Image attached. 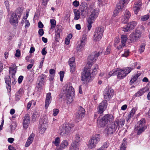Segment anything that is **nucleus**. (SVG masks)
Here are the masks:
<instances>
[{
    "label": "nucleus",
    "mask_w": 150,
    "mask_h": 150,
    "mask_svg": "<svg viewBox=\"0 0 150 150\" xmlns=\"http://www.w3.org/2000/svg\"><path fill=\"white\" fill-rule=\"evenodd\" d=\"M91 68L89 67L87 69L84 68L83 71L81 73V80L84 83L87 82H89L91 79Z\"/></svg>",
    "instance_id": "nucleus-5"
},
{
    "label": "nucleus",
    "mask_w": 150,
    "mask_h": 150,
    "mask_svg": "<svg viewBox=\"0 0 150 150\" xmlns=\"http://www.w3.org/2000/svg\"><path fill=\"white\" fill-rule=\"evenodd\" d=\"M69 144L68 141L67 140H64L61 143L59 148H56V150H62L67 147Z\"/></svg>",
    "instance_id": "nucleus-23"
},
{
    "label": "nucleus",
    "mask_w": 150,
    "mask_h": 150,
    "mask_svg": "<svg viewBox=\"0 0 150 150\" xmlns=\"http://www.w3.org/2000/svg\"><path fill=\"white\" fill-rule=\"evenodd\" d=\"M141 74L139 71H137V74L132 76L131 80L130 81V85L132 84L140 76Z\"/></svg>",
    "instance_id": "nucleus-26"
},
{
    "label": "nucleus",
    "mask_w": 150,
    "mask_h": 150,
    "mask_svg": "<svg viewBox=\"0 0 150 150\" xmlns=\"http://www.w3.org/2000/svg\"><path fill=\"white\" fill-rule=\"evenodd\" d=\"M85 45V44H84V43L83 42H80V43L78 44L76 50L77 51L79 52L81 51Z\"/></svg>",
    "instance_id": "nucleus-36"
},
{
    "label": "nucleus",
    "mask_w": 150,
    "mask_h": 150,
    "mask_svg": "<svg viewBox=\"0 0 150 150\" xmlns=\"http://www.w3.org/2000/svg\"><path fill=\"white\" fill-rule=\"evenodd\" d=\"M47 123L46 120L42 118L40 120L39 128L41 133H43L46 129Z\"/></svg>",
    "instance_id": "nucleus-13"
},
{
    "label": "nucleus",
    "mask_w": 150,
    "mask_h": 150,
    "mask_svg": "<svg viewBox=\"0 0 150 150\" xmlns=\"http://www.w3.org/2000/svg\"><path fill=\"white\" fill-rule=\"evenodd\" d=\"M145 121L144 119L143 118L142 119L137 122V127L136 128H144V126L145 123Z\"/></svg>",
    "instance_id": "nucleus-33"
},
{
    "label": "nucleus",
    "mask_w": 150,
    "mask_h": 150,
    "mask_svg": "<svg viewBox=\"0 0 150 150\" xmlns=\"http://www.w3.org/2000/svg\"><path fill=\"white\" fill-rule=\"evenodd\" d=\"M75 145L74 144H71V146L70 148V150H79L78 145H77V146H75Z\"/></svg>",
    "instance_id": "nucleus-42"
},
{
    "label": "nucleus",
    "mask_w": 150,
    "mask_h": 150,
    "mask_svg": "<svg viewBox=\"0 0 150 150\" xmlns=\"http://www.w3.org/2000/svg\"><path fill=\"white\" fill-rule=\"evenodd\" d=\"M65 87V88L63 91V94L67 100L69 102L72 101V97L74 95V89L70 83L66 84Z\"/></svg>",
    "instance_id": "nucleus-3"
},
{
    "label": "nucleus",
    "mask_w": 150,
    "mask_h": 150,
    "mask_svg": "<svg viewBox=\"0 0 150 150\" xmlns=\"http://www.w3.org/2000/svg\"><path fill=\"white\" fill-rule=\"evenodd\" d=\"M128 0H121L116 5L118 9H122L124 8Z\"/></svg>",
    "instance_id": "nucleus-21"
},
{
    "label": "nucleus",
    "mask_w": 150,
    "mask_h": 150,
    "mask_svg": "<svg viewBox=\"0 0 150 150\" xmlns=\"http://www.w3.org/2000/svg\"><path fill=\"white\" fill-rule=\"evenodd\" d=\"M59 112L58 109H56L54 110L53 111V115L54 116H55L57 115Z\"/></svg>",
    "instance_id": "nucleus-60"
},
{
    "label": "nucleus",
    "mask_w": 150,
    "mask_h": 150,
    "mask_svg": "<svg viewBox=\"0 0 150 150\" xmlns=\"http://www.w3.org/2000/svg\"><path fill=\"white\" fill-rule=\"evenodd\" d=\"M25 20V28H28L30 26V23L28 20Z\"/></svg>",
    "instance_id": "nucleus-61"
},
{
    "label": "nucleus",
    "mask_w": 150,
    "mask_h": 150,
    "mask_svg": "<svg viewBox=\"0 0 150 150\" xmlns=\"http://www.w3.org/2000/svg\"><path fill=\"white\" fill-rule=\"evenodd\" d=\"M145 121L144 119L143 118L142 119L137 122V127L136 128H144V126L145 123Z\"/></svg>",
    "instance_id": "nucleus-31"
},
{
    "label": "nucleus",
    "mask_w": 150,
    "mask_h": 150,
    "mask_svg": "<svg viewBox=\"0 0 150 150\" xmlns=\"http://www.w3.org/2000/svg\"><path fill=\"white\" fill-rule=\"evenodd\" d=\"M98 69V65H96L95 67L93 69V71H92V73L93 74V75H95L97 73V69Z\"/></svg>",
    "instance_id": "nucleus-49"
},
{
    "label": "nucleus",
    "mask_w": 150,
    "mask_h": 150,
    "mask_svg": "<svg viewBox=\"0 0 150 150\" xmlns=\"http://www.w3.org/2000/svg\"><path fill=\"white\" fill-rule=\"evenodd\" d=\"M87 36L86 35H82V40H81L80 42H82L84 43V44H85V42L87 40Z\"/></svg>",
    "instance_id": "nucleus-48"
},
{
    "label": "nucleus",
    "mask_w": 150,
    "mask_h": 150,
    "mask_svg": "<svg viewBox=\"0 0 150 150\" xmlns=\"http://www.w3.org/2000/svg\"><path fill=\"white\" fill-rule=\"evenodd\" d=\"M75 15L74 19L77 20L79 19L80 17L81 13L80 10H74Z\"/></svg>",
    "instance_id": "nucleus-34"
},
{
    "label": "nucleus",
    "mask_w": 150,
    "mask_h": 150,
    "mask_svg": "<svg viewBox=\"0 0 150 150\" xmlns=\"http://www.w3.org/2000/svg\"><path fill=\"white\" fill-rule=\"evenodd\" d=\"M34 136V134L33 133L30 135L25 143V147L29 146L30 144L32 143L33 140Z\"/></svg>",
    "instance_id": "nucleus-24"
},
{
    "label": "nucleus",
    "mask_w": 150,
    "mask_h": 150,
    "mask_svg": "<svg viewBox=\"0 0 150 150\" xmlns=\"http://www.w3.org/2000/svg\"><path fill=\"white\" fill-rule=\"evenodd\" d=\"M75 58L72 57L69 59V61L70 66L75 65Z\"/></svg>",
    "instance_id": "nucleus-41"
},
{
    "label": "nucleus",
    "mask_w": 150,
    "mask_h": 150,
    "mask_svg": "<svg viewBox=\"0 0 150 150\" xmlns=\"http://www.w3.org/2000/svg\"><path fill=\"white\" fill-rule=\"evenodd\" d=\"M85 114V110L81 106H79L76 115V119L77 120H81Z\"/></svg>",
    "instance_id": "nucleus-12"
},
{
    "label": "nucleus",
    "mask_w": 150,
    "mask_h": 150,
    "mask_svg": "<svg viewBox=\"0 0 150 150\" xmlns=\"http://www.w3.org/2000/svg\"><path fill=\"white\" fill-rule=\"evenodd\" d=\"M150 17L149 14L142 16L140 17V20L142 21H146L149 19Z\"/></svg>",
    "instance_id": "nucleus-40"
},
{
    "label": "nucleus",
    "mask_w": 150,
    "mask_h": 150,
    "mask_svg": "<svg viewBox=\"0 0 150 150\" xmlns=\"http://www.w3.org/2000/svg\"><path fill=\"white\" fill-rule=\"evenodd\" d=\"M114 117L112 115L107 114L102 118L99 117L97 120V125L99 127H103L109 122H112Z\"/></svg>",
    "instance_id": "nucleus-1"
},
{
    "label": "nucleus",
    "mask_w": 150,
    "mask_h": 150,
    "mask_svg": "<svg viewBox=\"0 0 150 150\" xmlns=\"http://www.w3.org/2000/svg\"><path fill=\"white\" fill-rule=\"evenodd\" d=\"M107 105L106 100L102 101L99 105L98 112L100 114L103 113L104 110L106 108Z\"/></svg>",
    "instance_id": "nucleus-17"
},
{
    "label": "nucleus",
    "mask_w": 150,
    "mask_h": 150,
    "mask_svg": "<svg viewBox=\"0 0 150 150\" xmlns=\"http://www.w3.org/2000/svg\"><path fill=\"white\" fill-rule=\"evenodd\" d=\"M50 23L51 25V28L53 29L55 27L56 25V22L55 20L52 19L50 20Z\"/></svg>",
    "instance_id": "nucleus-45"
},
{
    "label": "nucleus",
    "mask_w": 150,
    "mask_h": 150,
    "mask_svg": "<svg viewBox=\"0 0 150 150\" xmlns=\"http://www.w3.org/2000/svg\"><path fill=\"white\" fill-rule=\"evenodd\" d=\"M98 10H92L87 20L94 22L99 14Z\"/></svg>",
    "instance_id": "nucleus-16"
},
{
    "label": "nucleus",
    "mask_w": 150,
    "mask_h": 150,
    "mask_svg": "<svg viewBox=\"0 0 150 150\" xmlns=\"http://www.w3.org/2000/svg\"><path fill=\"white\" fill-rule=\"evenodd\" d=\"M121 43H123L125 45V43L127 39V36L126 35H122L121 36Z\"/></svg>",
    "instance_id": "nucleus-39"
},
{
    "label": "nucleus",
    "mask_w": 150,
    "mask_h": 150,
    "mask_svg": "<svg viewBox=\"0 0 150 150\" xmlns=\"http://www.w3.org/2000/svg\"><path fill=\"white\" fill-rule=\"evenodd\" d=\"M51 95L50 93H49L47 94L45 103V107L46 109L48 108L51 101Z\"/></svg>",
    "instance_id": "nucleus-20"
},
{
    "label": "nucleus",
    "mask_w": 150,
    "mask_h": 150,
    "mask_svg": "<svg viewBox=\"0 0 150 150\" xmlns=\"http://www.w3.org/2000/svg\"><path fill=\"white\" fill-rule=\"evenodd\" d=\"M129 51L128 50H125L124 53L122 54V57H127L129 56Z\"/></svg>",
    "instance_id": "nucleus-44"
},
{
    "label": "nucleus",
    "mask_w": 150,
    "mask_h": 150,
    "mask_svg": "<svg viewBox=\"0 0 150 150\" xmlns=\"http://www.w3.org/2000/svg\"><path fill=\"white\" fill-rule=\"evenodd\" d=\"M145 45L143 44H142L141 45L139 50L140 53H142L144 51L145 49Z\"/></svg>",
    "instance_id": "nucleus-52"
},
{
    "label": "nucleus",
    "mask_w": 150,
    "mask_h": 150,
    "mask_svg": "<svg viewBox=\"0 0 150 150\" xmlns=\"http://www.w3.org/2000/svg\"><path fill=\"white\" fill-rule=\"evenodd\" d=\"M148 89L146 88H144L139 90L134 95L135 97H139L142 96L144 93L147 92Z\"/></svg>",
    "instance_id": "nucleus-28"
},
{
    "label": "nucleus",
    "mask_w": 150,
    "mask_h": 150,
    "mask_svg": "<svg viewBox=\"0 0 150 150\" xmlns=\"http://www.w3.org/2000/svg\"><path fill=\"white\" fill-rule=\"evenodd\" d=\"M142 32L139 30H137L132 33L129 36V40L131 42H135L139 40L141 37Z\"/></svg>",
    "instance_id": "nucleus-9"
},
{
    "label": "nucleus",
    "mask_w": 150,
    "mask_h": 150,
    "mask_svg": "<svg viewBox=\"0 0 150 150\" xmlns=\"http://www.w3.org/2000/svg\"><path fill=\"white\" fill-rule=\"evenodd\" d=\"M137 110V108L135 107L133 108L129 112V113L127 118L126 120L128 121L130 118L132 117L134 114L135 113L136 111Z\"/></svg>",
    "instance_id": "nucleus-25"
},
{
    "label": "nucleus",
    "mask_w": 150,
    "mask_h": 150,
    "mask_svg": "<svg viewBox=\"0 0 150 150\" xmlns=\"http://www.w3.org/2000/svg\"><path fill=\"white\" fill-rule=\"evenodd\" d=\"M111 51V46L109 45L108 46L106 49V51L105 52V54H109Z\"/></svg>",
    "instance_id": "nucleus-53"
},
{
    "label": "nucleus",
    "mask_w": 150,
    "mask_h": 150,
    "mask_svg": "<svg viewBox=\"0 0 150 150\" xmlns=\"http://www.w3.org/2000/svg\"><path fill=\"white\" fill-rule=\"evenodd\" d=\"M62 27L61 25H57L56 29V40H57L60 37V34L62 33Z\"/></svg>",
    "instance_id": "nucleus-18"
},
{
    "label": "nucleus",
    "mask_w": 150,
    "mask_h": 150,
    "mask_svg": "<svg viewBox=\"0 0 150 150\" xmlns=\"http://www.w3.org/2000/svg\"><path fill=\"white\" fill-rule=\"evenodd\" d=\"M87 22L88 23V25L87 27L88 29L89 30H90L92 26V24L93 23V21H91L87 20Z\"/></svg>",
    "instance_id": "nucleus-47"
},
{
    "label": "nucleus",
    "mask_w": 150,
    "mask_h": 150,
    "mask_svg": "<svg viewBox=\"0 0 150 150\" xmlns=\"http://www.w3.org/2000/svg\"><path fill=\"white\" fill-rule=\"evenodd\" d=\"M133 68L127 67L124 69H119L117 70V78L119 79H122L125 77L133 69Z\"/></svg>",
    "instance_id": "nucleus-8"
},
{
    "label": "nucleus",
    "mask_w": 150,
    "mask_h": 150,
    "mask_svg": "<svg viewBox=\"0 0 150 150\" xmlns=\"http://www.w3.org/2000/svg\"><path fill=\"white\" fill-rule=\"evenodd\" d=\"M5 79L6 83L8 85V86L7 87V89L9 88V90L10 91L11 82L10 76H6Z\"/></svg>",
    "instance_id": "nucleus-29"
},
{
    "label": "nucleus",
    "mask_w": 150,
    "mask_h": 150,
    "mask_svg": "<svg viewBox=\"0 0 150 150\" xmlns=\"http://www.w3.org/2000/svg\"><path fill=\"white\" fill-rule=\"evenodd\" d=\"M100 139V136L98 134L93 136L88 142L87 144L88 148L90 149L95 148Z\"/></svg>",
    "instance_id": "nucleus-7"
},
{
    "label": "nucleus",
    "mask_w": 150,
    "mask_h": 150,
    "mask_svg": "<svg viewBox=\"0 0 150 150\" xmlns=\"http://www.w3.org/2000/svg\"><path fill=\"white\" fill-rule=\"evenodd\" d=\"M114 94L113 90L110 87L106 88L104 92V96L106 100H109L112 97Z\"/></svg>",
    "instance_id": "nucleus-11"
},
{
    "label": "nucleus",
    "mask_w": 150,
    "mask_h": 150,
    "mask_svg": "<svg viewBox=\"0 0 150 150\" xmlns=\"http://www.w3.org/2000/svg\"><path fill=\"white\" fill-rule=\"evenodd\" d=\"M104 31V28L103 27H100L96 28L95 31L93 40L94 41H98L102 38Z\"/></svg>",
    "instance_id": "nucleus-10"
},
{
    "label": "nucleus",
    "mask_w": 150,
    "mask_h": 150,
    "mask_svg": "<svg viewBox=\"0 0 150 150\" xmlns=\"http://www.w3.org/2000/svg\"><path fill=\"white\" fill-rule=\"evenodd\" d=\"M23 79V76H20L18 78V81L19 83H21Z\"/></svg>",
    "instance_id": "nucleus-63"
},
{
    "label": "nucleus",
    "mask_w": 150,
    "mask_h": 150,
    "mask_svg": "<svg viewBox=\"0 0 150 150\" xmlns=\"http://www.w3.org/2000/svg\"><path fill=\"white\" fill-rule=\"evenodd\" d=\"M16 65H13L12 66L9 67V73L12 78H14L16 71L17 67H15Z\"/></svg>",
    "instance_id": "nucleus-22"
},
{
    "label": "nucleus",
    "mask_w": 150,
    "mask_h": 150,
    "mask_svg": "<svg viewBox=\"0 0 150 150\" xmlns=\"http://www.w3.org/2000/svg\"><path fill=\"white\" fill-rule=\"evenodd\" d=\"M125 122V120L123 118L119 120H116L114 123L115 124V126L117 127H119L120 125L121 126L123 125Z\"/></svg>",
    "instance_id": "nucleus-30"
},
{
    "label": "nucleus",
    "mask_w": 150,
    "mask_h": 150,
    "mask_svg": "<svg viewBox=\"0 0 150 150\" xmlns=\"http://www.w3.org/2000/svg\"><path fill=\"white\" fill-rule=\"evenodd\" d=\"M117 70H113L110 71L109 73V75L110 76H113L117 74Z\"/></svg>",
    "instance_id": "nucleus-46"
},
{
    "label": "nucleus",
    "mask_w": 150,
    "mask_h": 150,
    "mask_svg": "<svg viewBox=\"0 0 150 150\" xmlns=\"http://www.w3.org/2000/svg\"><path fill=\"white\" fill-rule=\"evenodd\" d=\"M131 30L132 29H131V28H129V25L128 24L127 26L124 28H123V31L125 32H127L128 31H129Z\"/></svg>",
    "instance_id": "nucleus-54"
},
{
    "label": "nucleus",
    "mask_w": 150,
    "mask_h": 150,
    "mask_svg": "<svg viewBox=\"0 0 150 150\" xmlns=\"http://www.w3.org/2000/svg\"><path fill=\"white\" fill-rule=\"evenodd\" d=\"M135 129H136L137 130H138V132L137 133V134H141L144 131V128H135Z\"/></svg>",
    "instance_id": "nucleus-50"
},
{
    "label": "nucleus",
    "mask_w": 150,
    "mask_h": 150,
    "mask_svg": "<svg viewBox=\"0 0 150 150\" xmlns=\"http://www.w3.org/2000/svg\"><path fill=\"white\" fill-rule=\"evenodd\" d=\"M70 72L71 73L74 74L75 73V65L70 66Z\"/></svg>",
    "instance_id": "nucleus-55"
},
{
    "label": "nucleus",
    "mask_w": 150,
    "mask_h": 150,
    "mask_svg": "<svg viewBox=\"0 0 150 150\" xmlns=\"http://www.w3.org/2000/svg\"><path fill=\"white\" fill-rule=\"evenodd\" d=\"M39 34L41 36H42L44 34V32L43 30L41 28L39 30L38 32Z\"/></svg>",
    "instance_id": "nucleus-59"
},
{
    "label": "nucleus",
    "mask_w": 150,
    "mask_h": 150,
    "mask_svg": "<svg viewBox=\"0 0 150 150\" xmlns=\"http://www.w3.org/2000/svg\"><path fill=\"white\" fill-rule=\"evenodd\" d=\"M119 10H114L113 12V16L115 17L117 16L120 12Z\"/></svg>",
    "instance_id": "nucleus-56"
},
{
    "label": "nucleus",
    "mask_w": 150,
    "mask_h": 150,
    "mask_svg": "<svg viewBox=\"0 0 150 150\" xmlns=\"http://www.w3.org/2000/svg\"><path fill=\"white\" fill-rule=\"evenodd\" d=\"M30 122V116L26 114L24 116L23 120V127L25 128H27Z\"/></svg>",
    "instance_id": "nucleus-19"
},
{
    "label": "nucleus",
    "mask_w": 150,
    "mask_h": 150,
    "mask_svg": "<svg viewBox=\"0 0 150 150\" xmlns=\"http://www.w3.org/2000/svg\"><path fill=\"white\" fill-rule=\"evenodd\" d=\"M21 55V52L19 50H16V52L15 54V56L17 57H19Z\"/></svg>",
    "instance_id": "nucleus-57"
},
{
    "label": "nucleus",
    "mask_w": 150,
    "mask_h": 150,
    "mask_svg": "<svg viewBox=\"0 0 150 150\" xmlns=\"http://www.w3.org/2000/svg\"><path fill=\"white\" fill-rule=\"evenodd\" d=\"M117 128L115 123H112L108 125L106 128V132L108 134H112L115 132Z\"/></svg>",
    "instance_id": "nucleus-14"
},
{
    "label": "nucleus",
    "mask_w": 150,
    "mask_h": 150,
    "mask_svg": "<svg viewBox=\"0 0 150 150\" xmlns=\"http://www.w3.org/2000/svg\"><path fill=\"white\" fill-rule=\"evenodd\" d=\"M122 45H120L119 46L117 47V48L118 50H120L123 48V47L125 46V44L123 43H121Z\"/></svg>",
    "instance_id": "nucleus-64"
},
{
    "label": "nucleus",
    "mask_w": 150,
    "mask_h": 150,
    "mask_svg": "<svg viewBox=\"0 0 150 150\" xmlns=\"http://www.w3.org/2000/svg\"><path fill=\"white\" fill-rule=\"evenodd\" d=\"M60 139L57 137L55 138V141L53 142V143L57 146H59L60 143Z\"/></svg>",
    "instance_id": "nucleus-43"
},
{
    "label": "nucleus",
    "mask_w": 150,
    "mask_h": 150,
    "mask_svg": "<svg viewBox=\"0 0 150 150\" xmlns=\"http://www.w3.org/2000/svg\"><path fill=\"white\" fill-rule=\"evenodd\" d=\"M73 5L75 7H77L79 6V2L76 0H75L73 2Z\"/></svg>",
    "instance_id": "nucleus-62"
},
{
    "label": "nucleus",
    "mask_w": 150,
    "mask_h": 150,
    "mask_svg": "<svg viewBox=\"0 0 150 150\" xmlns=\"http://www.w3.org/2000/svg\"><path fill=\"white\" fill-rule=\"evenodd\" d=\"M108 146V144L107 142L104 143L103 145L100 148H101L102 150H106V148Z\"/></svg>",
    "instance_id": "nucleus-51"
},
{
    "label": "nucleus",
    "mask_w": 150,
    "mask_h": 150,
    "mask_svg": "<svg viewBox=\"0 0 150 150\" xmlns=\"http://www.w3.org/2000/svg\"><path fill=\"white\" fill-rule=\"evenodd\" d=\"M103 51L101 52H93L88 57L87 65H88L89 68H91L93 63L97 59L98 57L101 55Z\"/></svg>",
    "instance_id": "nucleus-6"
},
{
    "label": "nucleus",
    "mask_w": 150,
    "mask_h": 150,
    "mask_svg": "<svg viewBox=\"0 0 150 150\" xmlns=\"http://www.w3.org/2000/svg\"><path fill=\"white\" fill-rule=\"evenodd\" d=\"M145 121L144 119L143 118L142 119L137 122V127L136 128H144V126L145 123Z\"/></svg>",
    "instance_id": "nucleus-32"
},
{
    "label": "nucleus",
    "mask_w": 150,
    "mask_h": 150,
    "mask_svg": "<svg viewBox=\"0 0 150 150\" xmlns=\"http://www.w3.org/2000/svg\"><path fill=\"white\" fill-rule=\"evenodd\" d=\"M123 143L121 145L120 148V150H125L126 147L125 146L127 145V142L126 141V139L124 138L123 140Z\"/></svg>",
    "instance_id": "nucleus-37"
},
{
    "label": "nucleus",
    "mask_w": 150,
    "mask_h": 150,
    "mask_svg": "<svg viewBox=\"0 0 150 150\" xmlns=\"http://www.w3.org/2000/svg\"><path fill=\"white\" fill-rule=\"evenodd\" d=\"M22 13L19 10L11 11V15L9 18V22L13 26L16 27L18 25V20L21 16Z\"/></svg>",
    "instance_id": "nucleus-2"
},
{
    "label": "nucleus",
    "mask_w": 150,
    "mask_h": 150,
    "mask_svg": "<svg viewBox=\"0 0 150 150\" xmlns=\"http://www.w3.org/2000/svg\"><path fill=\"white\" fill-rule=\"evenodd\" d=\"M134 9H140L142 8V3L140 1H138L134 3L133 6Z\"/></svg>",
    "instance_id": "nucleus-35"
},
{
    "label": "nucleus",
    "mask_w": 150,
    "mask_h": 150,
    "mask_svg": "<svg viewBox=\"0 0 150 150\" xmlns=\"http://www.w3.org/2000/svg\"><path fill=\"white\" fill-rule=\"evenodd\" d=\"M124 15L122 17L121 21L123 23H127L131 16V14L128 10H126L124 13Z\"/></svg>",
    "instance_id": "nucleus-15"
},
{
    "label": "nucleus",
    "mask_w": 150,
    "mask_h": 150,
    "mask_svg": "<svg viewBox=\"0 0 150 150\" xmlns=\"http://www.w3.org/2000/svg\"><path fill=\"white\" fill-rule=\"evenodd\" d=\"M128 24L129 25V28H131V29H132L137 25V23L136 21H132V22H130Z\"/></svg>",
    "instance_id": "nucleus-38"
},
{
    "label": "nucleus",
    "mask_w": 150,
    "mask_h": 150,
    "mask_svg": "<svg viewBox=\"0 0 150 150\" xmlns=\"http://www.w3.org/2000/svg\"><path fill=\"white\" fill-rule=\"evenodd\" d=\"M74 126L73 124L70 123H67L63 125L60 128L59 130L60 135L63 136L67 135L71 130Z\"/></svg>",
    "instance_id": "nucleus-4"
},
{
    "label": "nucleus",
    "mask_w": 150,
    "mask_h": 150,
    "mask_svg": "<svg viewBox=\"0 0 150 150\" xmlns=\"http://www.w3.org/2000/svg\"><path fill=\"white\" fill-rule=\"evenodd\" d=\"M81 141L80 136L79 134H76L75 136L74 141L71 144H74L75 145V146H77L76 145H78V147L79 146V143Z\"/></svg>",
    "instance_id": "nucleus-27"
},
{
    "label": "nucleus",
    "mask_w": 150,
    "mask_h": 150,
    "mask_svg": "<svg viewBox=\"0 0 150 150\" xmlns=\"http://www.w3.org/2000/svg\"><path fill=\"white\" fill-rule=\"evenodd\" d=\"M43 83L40 82H37L36 84V86L38 88H40L43 85Z\"/></svg>",
    "instance_id": "nucleus-58"
}]
</instances>
